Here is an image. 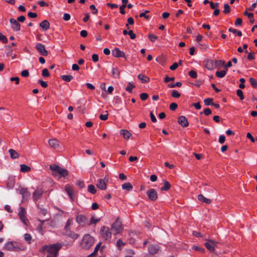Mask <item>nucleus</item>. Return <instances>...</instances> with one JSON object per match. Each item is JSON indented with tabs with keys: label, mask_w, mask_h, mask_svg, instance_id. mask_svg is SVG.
Segmentation results:
<instances>
[{
	"label": "nucleus",
	"mask_w": 257,
	"mask_h": 257,
	"mask_svg": "<svg viewBox=\"0 0 257 257\" xmlns=\"http://www.w3.org/2000/svg\"><path fill=\"white\" fill-rule=\"evenodd\" d=\"M62 247V245L59 243H55L50 245H45L43 247V251H47L53 257H57L59 250Z\"/></svg>",
	"instance_id": "obj_1"
},
{
	"label": "nucleus",
	"mask_w": 257,
	"mask_h": 257,
	"mask_svg": "<svg viewBox=\"0 0 257 257\" xmlns=\"http://www.w3.org/2000/svg\"><path fill=\"white\" fill-rule=\"evenodd\" d=\"M50 169L52 171V175L54 177L60 175L59 177H65L68 175V171L65 169L60 167L56 164H52L50 166Z\"/></svg>",
	"instance_id": "obj_2"
},
{
	"label": "nucleus",
	"mask_w": 257,
	"mask_h": 257,
	"mask_svg": "<svg viewBox=\"0 0 257 257\" xmlns=\"http://www.w3.org/2000/svg\"><path fill=\"white\" fill-rule=\"evenodd\" d=\"M94 239L89 234L84 235L80 244L81 247L85 249H89L94 243Z\"/></svg>",
	"instance_id": "obj_3"
},
{
	"label": "nucleus",
	"mask_w": 257,
	"mask_h": 257,
	"mask_svg": "<svg viewBox=\"0 0 257 257\" xmlns=\"http://www.w3.org/2000/svg\"><path fill=\"white\" fill-rule=\"evenodd\" d=\"M123 228L122 223L118 218L112 223L111 227L112 234L114 235L120 233L122 231Z\"/></svg>",
	"instance_id": "obj_4"
},
{
	"label": "nucleus",
	"mask_w": 257,
	"mask_h": 257,
	"mask_svg": "<svg viewBox=\"0 0 257 257\" xmlns=\"http://www.w3.org/2000/svg\"><path fill=\"white\" fill-rule=\"evenodd\" d=\"M4 248L8 250L13 251H18L24 249V248L20 246L18 242L14 241L8 242L5 244Z\"/></svg>",
	"instance_id": "obj_5"
},
{
	"label": "nucleus",
	"mask_w": 257,
	"mask_h": 257,
	"mask_svg": "<svg viewBox=\"0 0 257 257\" xmlns=\"http://www.w3.org/2000/svg\"><path fill=\"white\" fill-rule=\"evenodd\" d=\"M100 232L101 235L105 240L110 239L112 233V231H110L108 227L104 226L101 228Z\"/></svg>",
	"instance_id": "obj_6"
},
{
	"label": "nucleus",
	"mask_w": 257,
	"mask_h": 257,
	"mask_svg": "<svg viewBox=\"0 0 257 257\" xmlns=\"http://www.w3.org/2000/svg\"><path fill=\"white\" fill-rule=\"evenodd\" d=\"M147 195L152 201H155L158 198V193L154 189H150L147 192Z\"/></svg>",
	"instance_id": "obj_7"
},
{
	"label": "nucleus",
	"mask_w": 257,
	"mask_h": 257,
	"mask_svg": "<svg viewBox=\"0 0 257 257\" xmlns=\"http://www.w3.org/2000/svg\"><path fill=\"white\" fill-rule=\"evenodd\" d=\"M19 216L21 220L26 225H28L29 221L26 217V211L24 207H21L19 212Z\"/></svg>",
	"instance_id": "obj_8"
},
{
	"label": "nucleus",
	"mask_w": 257,
	"mask_h": 257,
	"mask_svg": "<svg viewBox=\"0 0 257 257\" xmlns=\"http://www.w3.org/2000/svg\"><path fill=\"white\" fill-rule=\"evenodd\" d=\"M232 64L231 61H228L227 63H226L223 60H215L213 62V60L210 59H205L203 61V64Z\"/></svg>",
	"instance_id": "obj_9"
},
{
	"label": "nucleus",
	"mask_w": 257,
	"mask_h": 257,
	"mask_svg": "<svg viewBox=\"0 0 257 257\" xmlns=\"http://www.w3.org/2000/svg\"><path fill=\"white\" fill-rule=\"evenodd\" d=\"M76 221L80 225L83 226L87 223V218L82 214L78 215L76 217Z\"/></svg>",
	"instance_id": "obj_10"
},
{
	"label": "nucleus",
	"mask_w": 257,
	"mask_h": 257,
	"mask_svg": "<svg viewBox=\"0 0 257 257\" xmlns=\"http://www.w3.org/2000/svg\"><path fill=\"white\" fill-rule=\"evenodd\" d=\"M35 48L42 55L47 56L48 55V51L46 50L44 45L38 43L36 45Z\"/></svg>",
	"instance_id": "obj_11"
},
{
	"label": "nucleus",
	"mask_w": 257,
	"mask_h": 257,
	"mask_svg": "<svg viewBox=\"0 0 257 257\" xmlns=\"http://www.w3.org/2000/svg\"><path fill=\"white\" fill-rule=\"evenodd\" d=\"M10 22L11 25V28L14 31H19L20 30L21 25L17 21L13 18H12L10 19Z\"/></svg>",
	"instance_id": "obj_12"
},
{
	"label": "nucleus",
	"mask_w": 257,
	"mask_h": 257,
	"mask_svg": "<svg viewBox=\"0 0 257 257\" xmlns=\"http://www.w3.org/2000/svg\"><path fill=\"white\" fill-rule=\"evenodd\" d=\"M43 193L42 188H38L33 193V198L35 201L39 200Z\"/></svg>",
	"instance_id": "obj_13"
},
{
	"label": "nucleus",
	"mask_w": 257,
	"mask_h": 257,
	"mask_svg": "<svg viewBox=\"0 0 257 257\" xmlns=\"http://www.w3.org/2000/svg\"><path fill=\"white\" fill-rule=\"evenodd\" d=\"M160 247L157 244H150L148 246V251L151 254H155L158 253Z\"/></svg>",
	"instance_id": "obj_14"
},
{
	"label": "nucleus",
	"mask_w": 257,
	"mask_h": 257,
	"mask_svg": "<svg viewBox=\"0 0 257 257\" xmlns=\"http://www.w3.org/2000/svg\"><path fill=\"white\" fill-rule=\"evenodd\" d=\"M48 143L51 148L53 149H57L59 147L60 142L59 140L56 139H51L48 141Z\"/></svg>",
	"instance_id": "obj_15"
},
{
	"label": "nucleus",
	"mask_w": 257,
	"mask_h": 257,
	"mask_svg": "<svg viewBox=\"0 0 257 257\" xmlns=\"http://www.w3.org/2000/svg\"><path fill=\"white\" fill-rule=\"evenodd\" d=\"M178 122L183 127H187L189 125L188 121L185 116L182 115L178 117Z\"/></svg>",
	"instance_id": "obj_16"
},
{
	"label": "nucleus",
	"mask_w": 257,
	"mask_h": 257,
	"mask_svg": "<svg viewBox=\"0 0 257 257\" xmlns=\"http://www.w3.org/2000/svg\"><path fill=\"white\" fill-rule=\"evenodd\" d=\"M231 65H224V69L221 71H217L215 73V75L217 77L222 78L226 74V72L228 70V67H230Z\"/></svg>",
	"instance_id": "obj_17"
},
{
	"label": "nucleus",
	"mask_w": 257,
	"mask_h": 257,
	"mask_svg": "<svg viewBox=\"0 0 257 257\" xmlns=\"http://www.w3.org/2000/svg\"><path fill=\"white\" fill-rule=\"evenodd\" d=\"M112 54L115 57H124L125 54L123 52L120 51L118 48H115L112 51Z\"/></svg>",
	"instance_id": "obj_18"
},
{
	"label": "nucleus",
	"mask_w": 257,
	"mask_h": 257,
	"mask_svg": "<svg viewBox=\"0 0 257 257\" xmlns=\"http://www.w3.org/2000/svg\"><path fill=\"white\" fill-rule=\"evenodd\" d=\"M96 187L102 190H105L106 189V184L103 179H99L97 181Z\"/></svg>",
	"instance_id": "obj_19"
},
{
	"label": "nucleus",
	"mask_w": 257,
	"mask_h": 257,
	"mask_svg": "<svg viewBox=\"0 0 257 257\" xmlns=\"http://www.w3.org/2000/svg\"><path fill=\"white\" fill-rule=\"evenodd\" d=\"M65 190L69 196L71 200H73L74 194L73 189L69 185H67L65 187Z\"/></svg>",
	"instance_id": "obj_20"
},
{
	"label": "nucleus",
	"mask_w": 257,
	"mask_h": 257,
	"mask_svg": "<svg viewBox=\"0 0 257 257\" xmlns=\"http://www.w3.org/2000/svg\"><path fill=\"white\" fill-rule=\"evenodd\" d=\"M19 193L22 195L23 199H27L30 196V194L28 192L27 188H23L20 189Z\"/></svg>",
	"instance_id": "obj_21"
},
{
	"label": "nucleus",
	"mask_w": 257,
	"mask_h": 257,
	"mask_svg": "<svg viewBox=\"0 0 257 257\" xmlns=\"http://www.w3.org/2000/svg\"><path fill=\"white\" fill-rule=\"evenodd\" d=\"M120 134L123 136L124 139L128 140L132 136V134L126 130L122 129L120 131Z\"/></svg>",
	"instance_id": "obj_22"
},
{
	"label": "nucleus",
	"mask_w": 257,
	"mask_h": 257,
	"mask_svg": "<svg viewBox=\"0 0 257 257\" xmlns=\"http://www.w3.org/2000/svg\"><path fill=\"white\" fill-rule=\"evenodd\" d=\"M111 75L115 78L119 77L120 71L117 67H112L110 69Z\"/></svg>",
	"instance_id": "obj_23"
},
{
	"label": "nucleus",
	"mask_w": 257,
	"mask_h": 257,
	"mask_svg": "<svg viewBox=\"0 0 257 257\" xmlns=\"http://www.w3.org/2000/svg\"><path fill=\"white\" fill-rule=\"evenodd\" d=\"M198 199L202 202H204L206 204H209L211 203V200L205 198L202 194H200L198 195Z\"/></svg>",
	"instance_id": "obj_24"
},
{
	"label": "nucleus",
	"mask_w": 257,
	"mask_h": 257,
	"mask_svg": "<svg viewBox=\"0 0 257 257\" xmlns=\"http://www.w3.org/2000/svg\"><path fill=\"white\" fill-rule=\"evenodd\" d=\"M138 79H140L143 83H148L150 81V78L145 75L140 74L138 76Z\"/></svg>",
	"instance_id": "obj_25"
},
{
	"label": "nucleus",
	"mask_w": 257,
	"mask_h": 257,
	"mask_svg": "<svg viewBox=\"0 0 257 257\" xmlns=\"http://www.w3.org/2000/svg\"><path fill=\"white\" fill-rule=\"evenodd\" d=\"M40 27L42 28L43 29L47 30L48 29H49L50 23L48 22V21L46 20H44L40 24Z\"/></svg>",
	"instance_id": "obj_26"
},
{
	"label": "nucleus",
	"mask_w": 257,
	"mask_h": 257,
	"mask_svg": "<svg viewBox=\"0 0 257 257\" xmlns=\"http://www.w3.org/2000/svg\"><path fill=\"white\" fill-rule=\"evenodd\" d=\"M60 78L63 81L67 82H70L73 79V77L71 75H61Z\"/></svg>",
	"instance_id": "obj_27"
},
{
	"label": "nucleus",
	"mask_w": 257,
	"mask_h": 257,
	"mask_svg": "<svg viewBox=\"0 0 257 257\" xmlns=\"http://www.w3.org/2000/svg\"><path fill=\"white\" fill-rule=\"evenodd\" d=\"M156 61L157 62L160 64H164L167 63V59L164 55H160L158 56L156 58Z\"/></svg>",
	"instance_id": "obj_28"
},
{
	"label": "nucleus",
	"mask_w": 257,
	"mask_h": 257,
	"mask_svg": "<svg viewBox=\"0 0 257 257\" xmlns=\"http://www.w3.org/2000/svg\"><path fill=\"white\" fill-rule=\"evenodd\" d=\"M164 182V186L161 188V191H168L169 190L171 187L170 183L166 180L163 181Z\"/></svg>",
	"instance_id": "obj_29"
},
{
	"label": "nucleus",
	"mask_w": 257,
	"mask_h": 257,
	"mask_svg": "<svg viewBox=\"0 0 257 257\" xmlns=\"http://www.w3.org/2000/svg\"><path fill=\"white\" fill-rule=\"evenodd\" d=\"M9 152L10 154V156L12 159H15L19 157V155L18 153L13 149H10Z\"/></svg>",
	"instance_id": "obj_30"
},
{
	"label": "nucleus",
	"mask_w": 257,
	"mask_h": 257,
	"mask_svg": "<svg viewBox=\"0 0 257 257\" xmlns=\"http://www.w3.org/2000/svg\"><path fill=\"white\" fill-rule=\"evenodd\" d=\"M20 167H21L20 171L22 172H24V173L29 172L31 171V168L29 166H27L25 164L21 165Z\"/></svg>",
	"instance_id": "obj_31"
},
{
	"label": "nucleus",
	"mask_w": 257,
	"mask_h": 257,
	"mask_svg": "<svg viewBox=\"0 0 257 257\" xmlns=\"http://www.w3.org/2000/svg\"><path fill=\"white\" fill-rule=\"evenodd\" d=\"M122 188L124 190L130 191L133 189V185L129 182L125 183L122 185Z\"/></svg>",
	"instance_id": "obj_32"
},
{
	"label": "nucleus",
	"mask_w": 257,
	"mask_h": 257,
	"mask_svg": "<svg viewBox=\"0 0 257 257\" xmlns=\"http://www.w3.org/2000/svg\"><path fill=\"white\" fill-rule=\"evenodd\" d=\"M205 246L210 252H214L215 251V248L210 242L208 241L205 242Z\"/></svg>",
	"instance_id": "obj_33"
},
{
	"label": "nucleus",
	"mask_w": 257,
	"mask_h": 257,
	"mask_svg": "<svg viewBox=\"0 0 257 257\" xmlns=\"http://www.w3.org/2000/svg\"><path fill=\"white\" fill-rule=\"evenodd\" d=\"M101 243L100 242L98 244H97V245L95 247L94 251L92 253H91L90 254H89L88 256V257H93V256H94L96 254L98 249H99V248L100 247V245H101Z\"/></svg>",
	"instance_id": "obj_34"
},
{
	"label": "nucleus",
	"mask_w": 257,
	"mask_h": 257,
	"mask_svg": "<svg viewBox=\"0 0 257 257\" xmlns=\"http://www.w3.org/2000/svg\"><path fill=\"white\" fill-rule=\"evenodd\" d=\"M228 31L230 32H232V33L236 35L237 36L239 37H241L242 36V33L240 31L237 30L235 29H233L232 28H230L228 29Z\"/></svg>",
	"instance_id": "obj_35"
},
{
	"label": "nucleus",
	"mask_w": 257,
	"mask_h": 257,
	"mask_svg": "<svg viewBox=\"0 0 257 257\" xmlns=\"http://www.w3.org/2000/svg\"><path fill=\"white\" fill-rule=\"evenodd\" d=\"M88 191L94 194L96 193V189L93 185H89L88 186Z\"/></svg>",
	"instance_id": "obj_36"
},
{
	"label": "nucleus",
	"mask_w": 257,
	"mask_h": 257,
	"mask_svg": "<svg viewBox=\"0 0 257 257\" xmlns=\"http://www.w3.org/2000/svg\"><path fill=\"white\" fill-rule=\"evenodd\" d=\"M135 87V86L133 83L129 82L127 86L125 88V90L130 93H132L133 89Z\"/></svg>",
	"instance_id": "obj_37"
},
{
	"label": "nucleus",
	"mask_w": 257,
	"mask_h": 257,
	"mask_svg": "<svg viewBox=\"0 0 257 257\" xmlns=\"http://www.w3.org/2000/svg\"><path fill=\"white\" fill-rule=\"evenodd\" d=\"M67 235L70 237L74 239L77 238L79 236L78 234L75 233V232L71 231H70V232L68 233Z\"/></svg>",
	"instance_id": "obj_38"
},
{
	"label": "nucleus",
	"mask_w": 257,
	"mask_h": 257,
	"mask_svg": "<svg viewBox=\"0 0 257 257\" xmlns=\"http://www.w3.org/2000/svg\"><path fill=\"white\" fill-rule=\"evenodd\" d=\"M249 81L253 87L257 88V81L254 78L250 77Z\"/></svg>",
	"instance_id": "obj_39"
},
{
	"label": "nucleus",
	"mask_w": 257,
	"mask_h": 257,
	"mask_svg": "<svg viewBox=\"0 0 257 257\" xmlns=\"http://www.w3.org/2000/svg\"><path fill=\"white\" fill-rule=\"evenodd\" d=\"M236 94L239 97L240 100H243L244 98V95L243 94V92L241 89H237L236 90Z\"/></svg>",
	"instance_id": "obj_40"
},
{
	"label": "nucleus",
	"mask_w": 257,
	"mask_h": 257,
	"mask_svg": "<svg viewBox=\"0 0 257 257\" xmlns=\"http://www.w3.org/2000/svg\"><path fill=\"white\" fill-rule=\"evenodd\" d=\"M213 99L212 98H206L204 100V103L206 105H212L213 103Z\"/></svg>",
	"instance_id": "obj_41"
},
{
	"label": "nucleus",
	"mask_w": 257,
	"mask_h": 257,
	"mask_svg": "<svg viewBox=\"0 0 257 257\" xmlns=\"http://www.w3.org/2000/svg\"><path fill=\"white\" fill-rule=\"evenodd\" d=\"M42 75L45 77H48L50 76V73L48 70L47 68L43 69Z\"/></svg>",
	"instance_id": "obj_42"
},
{
	"label": "nucleus",
	"mask_w": 257,
	"mask_h": 257,
	"mask_svg": "<svg viewBox=\"0 0 257 257\" xmlns=\"http://www.w3.org/2000/svg\"><path fill=\"white\" fill-rule=\"evenodd\" d=\"M182 86V83L180 82H177L175 83H172L169 85V87L170 88H174L176 86L180 87Z\"/></svg>",
	"instance_id": "obj_43"
},
{
	"label": "nucleus",
	"mask_w": 257,
	"mask_h": 257,
	"mask_svg": "<svg viewBox=\"0 0 257 257\" xmlns=\"http://www.w3.org/2000/svg\"><path fill=\"white\" fill-rule=\"evenodd\" d=\"M181 94L177 90H174L172 91L171 96L174 98H178L180 96Z\"/></svg>",
	"instance_id": "obj_44"
},
{
	"label": "nucleus",
	"mask_w": 257,
	"mask_h": 257,
	"mask_svg": "<svg viewBox=\"0 0 257 257\" xmlns=\"http://www.w3.org/2000/svg\"><path fill=\"white\" fill-rule=\"evenodd\" d=\"M100 220V219H94V217L92 216L89 221V223H87L88 225H90L92 224H96Z\"/></svg>",
	"instance_id": "obj_45"
},
{
	"label": "nucleus",
	"mask_w": 257,
	"mask_h": 257,
	"mask_svg": "<svg viewBox=\"0 0 257 257\" xmlns=\"http://www.w3.org/2000/svg\"><path fill=\"white\" fill-rule=\"evenodd\" d=\"M150 40L153 42H155L158 39V37L152 34H150L148 36Z\"/></svg>",
	"instance_id": "obj_46"
},
{
	"label": "nucleus",
	"mask_w": 257,
	"mask_h": 257,
	"mask_svg": "<svg viewBox=\"0 0 257 257\" xmlns=\"http://www.w3.org/2000/svg\"><path fill=\"white\" fill-rule=\"evenodd\" d=\"M0 40L4 43H7L8 41L6 37L1 33H0Z\"/></svg>",
	"instance_id": "obj_47"
},
{
	"label": "nucleus",
	"mask_w": 257,
	"mask_h": 257,
	"mask_svg": "<svg viewBox=\"0 0 257 257\" xmlns=\"http://www.w3.org/2000/svg\"><path fill=\"white\" fill-rule=\"evenodd\" d=\"M192 248L195 249V250H197V251H199L201 252H204L205 250L204 248H202V247H199V246H193L192 247Z\"/></svg>",
	"instance_id": "obj_48"
},
{
	"label": "nucleus",
	"mask_w": 257,
	"mask_h": 257,
	"mask_svg": "<svg viewBox=\"0 0 257 257\" xmlns=\"http://www.w3.org/2000/svg\"><path fill=\"white\" fill-rule=\"evenodd\" d=\"M105 112H106L105 114H100V115L99 118L101 120H106V119H107L108 115V111H105Z\"/></svg>",
	"instance_id": "obj_49"
},
{
	"label": "nucleus",
	"mask_w": 257,
	"mask_h": 257,
	"mask_svg": "<svg viewBox=\"0 0 257 257\" xmlns=\"http://www.w3.org/2000/svg\"><path fill=\"white\" fill-rule=\"evenodd\" d=\"M230 12V7L228 4H226L224 5V14H228Z\"/></svg>",
	"instance_id": "obj_50"
},
{
	"label": "nucleus",
	"mask_w": 257,
	"mask_h": 257,
	"mask_svg": "<svg viewBox=\"0 0 257 257\" xmlns=\"http://www.w3.org/2000/svg\"><path fill=\"white\" fill-rule=\"evenodd\" d=\"M189 75L191 77L193 78H196L197 77V73L194 70L190 71L189 72Z\"/></svg>",
	"instance_id": "obj_51"
},
{
	"label": "nucleus",
	"mask_w": 257,
	"mask_h": 257,
	"mask_svg": "<svg viewBox=\"0 0 257 257\" xmlns=\"http://www.w3.org/2000/svg\"><path fill=\"white\" fill-rule=\"evenodd\" d=\"M148 97L149 95L146 93H142L140 94V98L143 101L146 100Z\"/></svg>",
	"instance_id": "obj_52"
},
{
	"label": "nucleus",
	"mask_w": 257,
	"mask_h": 257,
	"mask_svg": "<svg viewBox=\"0 0 257 257\" xmlns=\"http://www.w3.org/2000/svg\"><path fill=\"white\" fill-rule=\"evenodd\" d=\"M177 104L175 102H173L170 105V109L173 111L175 110L177 108Z\"/></svg>",
	"instance_id": "obj_53"
},
{
	"label": "nucleus",
	"mask_w": 257,
	"mask_h": 257,
	"mask_svg": "<svg viewBox=\"0 0 257 257\" xmlns=\"http://www.w3.org/2000/svg\"><path fill=\"white\" fill-rule=\"evenodd\" d=\"M24 238L26 241H28L29 243L32 239V236L30 234L26 233L24 235Z\"/></svg>",
	"instance_id": "obj_54"
},
{
	"label": "nucleus",
	"mask_w": 257,
	"mask_h": 257,
	"mask_svg": "<svg viewBox=\"0 0 257 257\" xmlns=\"http://www.w3.org/2000/svg\"><path fill=\"white\" fill-rule=\"evenodd\" d=\"M210 8L212 9H215V8H218L219 7V3H213V2H211L210 3Z\"/></svg>",
	"instance_id": "obj_55"
},
{
	"label": "nucleus",
	"mask_w": 257,
	"mask_h": 257,
	"mask_svg": "<svg viewBox=\"0 0 257 257\" xmlns=\"http://www.w3.org/2000/svg\"><path fill=\"white\" fill-rule=\"evenodd\" d=\"M21 75L23 77H27L29 75V72L27 70H24L21 72Z\"/></svg>",
	"instance_id": "obj_56"
},
{
	"label": "nucleus",
	"mask_w": 257,
	"mask_h": 257,
	"mask_svg": "<svg viewBox=\"0 0 257 257\" xmlns=\"http://www.w3.org/2000/svg\"><path fill=\"white\" fill-rule=\"evenodd\" d=\"M203 113L205 115L208 116L211 113V110L210 108H206L204 110Z\"/></svg>",
	"instance_id": "obj_57"
},
{
	"label": "nucleus",
	"mask_w": 257,
	"mask_h": 257,
	"mask_svg": "<svg viewBox=\"0 0 257 257\" xmlns=\"http://www.w3.org/2000/svg\"><path fill=\"white\" fill-rule=\"evenodd\" d=\"M117 246L118 247V248L119 249L121 247H122V246H123L124 245V243L121 240V239H118L117 241Z\"/></svg>",
	"instance_id": "obj_58"
},
{
	"label": "nucleus",
	"mask_w": 257,
	"mask_h": 257,
	"mask_svg": "<svg viewBox=\"0 0 257 257\" xmlns=\"http://www.w3.org/2000/svg\"><path fill=\"white\" fill-rule=\"evenodd\" d=\"M92 59L94 63L97 62L99 60L98 55L95 54H93L92 56Z\"/></svg>",
	"instance_id": "obj_59"
},
{
	"label": "nucleus",
	"mask_w": 257,
	"mask_h": 257,
	"mask_svg": "<svg viewBox=\"0 0 257 257\" xmlns=\"http://www.w3.org/2000/svg\"><path fill=\"white\" fill-rule=\"evenodd\" d=\"M242 22V21L241 19L237 18L235 22L234 25L235 26H240L241 25Z\"/></svg>",
	"instance_id": "obj_60"
},
{
	"label": "nucleus",
	"mask_w": 257,
	"mask_h": 257,
	"mask_svg": "<svg viewBox=\"0 0 257 257\" xmlns=\"http://www.w3.org/2000/svg\"><path fill=\"white\" fill-rule=\"evenodd\" d=\"M38 83L40 84V85L44 88H46L48 86L47 83L42 80H39Z\"/></svg>",
	"instance_id": "obj_61"
},
{
	"label": "nucleus",
	"mask_w": 257,
	"mask_h": 257,
	"mask_svg": "<svg viewBox=\"0 0 257 257\" xmlns=\"http://www.w3.org/2000/svg\"><path fill=\"white\" fill-rule=\"evenodd\" d=\"M225 141V137L224 135H221L219 138V142L220 144H223Z\"/></svg>",
	"instance_id": "obj_62"
},
{
	"label": "nucleus",
	"mask_w": 257,
	"mask_h": 257,
	"mask_svg": "<svg viewBox=\"0 0 257 257\" xmlns=\"http://www.w3.org/2000/svg\"><path fill=\"white\" fill-rule=\"evenodd\" d=\"M28 16L31 18H35L37 17V14L35 13L30 12L28 13Z\"/></svg>",
	"instance_id": "obj_63"
},
{
	"label": "nucleus",
	"mask_w": 257,
	"mask_h": 257,
	"mask_svg": "<svg viewBox=\"0 0 257 257\" xmlns=\"http://www.w3.org/2000/svg\"><path fill=\"white\" fill-rule=\"evenodd\" d=\"M70 15L67 13L64 14L63 17V19L66 21H69L70 19Z\"/></svg>",
	"instance_id": "obj_64"
}]
</instances>
